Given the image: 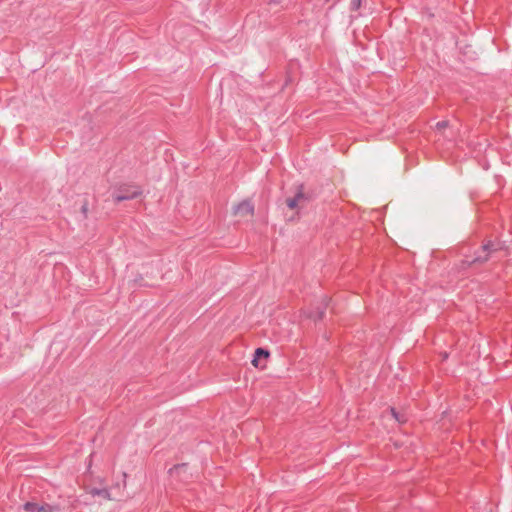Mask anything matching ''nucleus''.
<instances>
[{
    "instance_id": "f257e3e1",
    "label": "nucleus",
    "mask_w": 512,
    "mask_h": 512,
    "mask_svg": "<svg viewBox=\"0 0 512 512\" xmlns=\"http://www.w3.org/2000/svg\"><path fill=\"white\" fill-rule=\"evenodd\" d=\"M142 194L140 186L135 184H120L116 187L113 193V201L119 203L125 200H132L139 197Z\"/></svg>"
},
{
    "instance_id": "f03ea898",
    "label": "nucleus",
    "mask_w": 512,
    "mask_h": 512,
    "mask_svg": "<svg viewBox=\"0 0 512 512\" xmlns=\"http://www.w3.org/2000/svg\"><path fill=\"white\" fill-rule=\"evenodd\" d=\"M496 250L497 248L495 245L491 241H488L480 248V250L476 253V256L467 262L469 264L484 263L490 258L491 253Z\"/></svg>"
},
{
    "instance_id": "7ed1b4c3",
    "label": "nucleus",
    "mask_w": 512,
    "mask_h": 512,
    "mask_svg": "<svg viewBox=\"0 0 512 512\" xmlns=\"http://www.w3.org/2000/svg\"><path fill=\"white\" fill-rule=\"evenodd\" d=\"M236 216H252L254 214V205L250 200H243L234 207L233 211Z\"/></svg>"
},
{
    "instance_id": "20e7f679",
    "label": "nucleus",
    "mask_w": 512,
    "mask_h": 512,
    "mask_svg": "<svg viewBox=\"0 0 512 512\" xmlns=\"http://www.w3.org/2000/svg\"><path fill=\"white\" fill-rule=\"evenodd\" d=\"M23 507L24 510L28 512H53L57 510L56 506L49 504H39L35 502H26Z\"/></svg>"
},
{
    "instance_id": "39448f33",
    "label": "nucleus",
    "mask_w": 512,
    "mask_h": 512,
    "mask_svg": "<svg viewBox=\"0 0 512 512\" xmlns=\"http://www.w3.org/2000/svg\"><path fill=\"white\" fill-rule=\"evenodd\" d=\"M304 200H307V197L306 195L304 194V191H303V185H300L298 187V190H297V193L295 194L294 197H291V198H287L286 200V204L287 206L290 208V209H295L298 207V204L301 202V201H304Z\"/></svg>"
},
{
    "instance_id": "423d86ee",
    "label": "nucleus",
    "mask_w": 512,
    "mask_h": 512,
    "mask_svg": "<svg viewBox=\"0 0 512 512\" xmlns=\"http://www.w3.org/2000/svg\"><path fill=\"white\" fill-rule=\"evenodd\" d=\"M259 357H264V358H268L269 357V352L263 348H257L255 350V358L252 360V363L257 366V360Z\"/></svg>"
},
{
    "instance_id": "0eeeda50",
    "label": "nucleus",
    "mask_w": 512,
    "mask_h": 512,
    "mask_svg": "<svg viewBox=\"0 0 512 512\" xmlns=\"http://www.w3.org/2000/svg\"><path fill=\"white\" fill-rule=\"evenodd\" d=\"M391 414L393 415V417L400 423H404L406 422V418L404 416H400V414L394 409V408H391Z\"/></svg>"
},
{
    "instance_id": "6e6552de",
    "label": "nucleus",
    "mask_w": 512,
    "mask_h": 512,
    "mask_svg": "<svg viewBox=\"0 0 512 512\" xmlns=\"http://www.w3.org/2000/svg\"><path fill=\"white\" fill-rule=\"evenodd\" d=\"M325 308H326V304H324V305L322 306L321 310H319V311L317 312V315H315V316H314V315H312V314H311V315H309V316H310V317H313L315 320H321V319L323 318V316H324Z\"/></svg>"
},
{
    "instance_id": "1a4fd4ad",
    "label": "nucleus",
    "mask_w": 512,
    "mask_h": 512,
    "mask_svg": "<svg viewBox=\"0 0 512 512\" xmlns=\"http://www.w3.org/2000/svg\"><path fill=\"white\" fill-rule=\"evenodd\" d=\"M363 0H352L351 1V9L352 10H358L362 5Z\"/></svg>"
},
{
    "instance_id": "9d476101",
    "label": "nucleus",
    "mask_w": 512,
    "mask_h": 512,
    "mask_svg": "<svg viewBox=\"0 0 512 512\" xmlns=\"http://www.w3.org/2000/svg\"><path fill=\"white\" fill-rule=\"evenodd\" d=\"M439 129H443L447 126V122L446 121H441V122H438L437 125H436Z\"/></svg>"
},
{
    "instance_id": "9b49d317",
    "label": "nucleus",
    "mask_w": 512,
    "mask_h": 512,
    "mask_svg": "<svg viewBox=\"0 0 512 512\" xmlns=\"http://www.w3.org/2000/svg\"><path fill=\"white\" fill-rule=\"evenodd\" d=\"M96 493L98 495H108V491L107 490H97Z\"/></svg>"
}]
</instances>
